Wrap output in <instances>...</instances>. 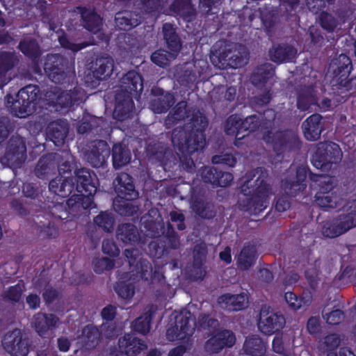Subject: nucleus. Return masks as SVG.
Wrapping results in <instances>:
<instances>
[{"mask_svg":"<svg viewBox=\"0 0 356 356\" xmlns=\"http://www.w3.org/2000/svg\"><path fill=\"white\" fill-rule=\"evenodd\" d=\"M188 120L183 127L172 130L171 140L173 146L179 152L191 154L204 147L206 143L204 133L209 122L207 117L195 108H191Z\"/></svg>","mask_w":356,"mask_h":356,"instance_id":"obj_1","label":"nucleus"},{"mask_svg":"<svg viewBox=\"0 0 356 356\" xmlns=\"http://www.w3.org/2000/svg\"><path fill=\"white\" fill-rule=\"evenodd\" d=\"M266 171L258 168L253 171L250 178L245 181L241 191L245 198L243 200V209L250 215L257 216L266 208L267 197L272 193L270 185L267 183Z\"/></svg>","mask_w":356,"mask_h":356,"instance_id":"obj_2","label":"nucleus"},{"mask_svg":"<svg viewBox=\"0 0 356 356\" xmlns=\"http://www.w3.org/2000/svg\"><path fill=\"white\" fill-rule=\"evenodd\" d=\"M248 56L249 53L245 46L220 41L213 47L210 59L211 63L220 69L228 67L237 68L248 63Z\"/></svg>","mask_w":356,"mask_h":356,"instance_id":"obj_3","label":"nucleus"},{"mask_svg":"<svg viewBox=\"0 0 356 356\" xmlns=\"http://www.w3.org/2000/svg\"><path fill=\"white\" fill-rule=\"evenodd\" d=\"M342 152L339 146L332 142L320 143L313 154L312 163L313 165L322 172H327L333 163L341 161Z\"/></svg>","mask_w":356,"mask_h":356,"instance_id":"obj_4","label":"nucleus"},{"mask_svg":"<svg viewBox=\"0 0 356 356\" xmlns=\"http://www.w3.org/2000/svg\"><path fill=\"white\" fill-rule=\"evenodd\" d=\"M263 139L268 143H272L273 149L277 154L297 150L300 146L297 134L292 131L273 133L266 130L264 131Z\"/></svg>","mask_w":356,"mask_h":356,"instance_id":"obj_5","label":"nucleus"},{"mask_svg":"<svg viewBox=\"0 0 356 356\" xmlns=\"http://www.w3.org/2000/svg\"><path fill=\"white\" fill-rule=\"evenodd\" d=\"M38 92V88L33 85L26 86L19 90L16 99L10 105L11 112L19 118L31 115L35 110Z\"/></svg>","mask_w":356,"mask_h":356,"instance_id":"obj_6","label":"nucleus"},{"mask_svg":"<svg viewBox=\"0 0 356 356\" xmlns=\"http://www.w3.org/2000/svg\"><path fill=\"white\" fill-rule=\"evenodd\" d=\"M172 83V80L170 77H162L158 81L156 86L152 87L149 108L155 113H165L174 105V95L162 88L165 84L170 86Z\"/></svg>","mask_w":356,"mask_h":356,"instance_id":"obj_7","label":"nucleus"},{"mask_svg":"<svg viewBox=\"0 0 356 356\" xmlns=\"http://www.w3.org/2000/svg\"><path fill=\"white\" fill-rule=\"evenodd\" d=\"M26 159V147L24 139L19 136H12L8 143L5 154L1 162L13 169L19 168Z\"/></svg>","mask_w":356,"mask_h":356,"instance_id":"obj_8","label":"nucleus"},{"mask_svg":"<svg viewBox=\"0 0 356 356\" xmlns=\"http://www.w3.org/2000/svg\"><path fill=\"white\" fill-rule=\"evenodd\" d=\"M31 341L20 329L8 332L2 339L3 350L10 356H26Z\"/></svg>","mask_w":356,"mask_h":356,"instance_id":"obj_9","label":"nucleus"},{"mask_svg":"<svg viewBox=\"0 0 356 356\" xmlns=\"http://www.w3.org/2000/svg\"><path fill=\"white\" fill-rule=\"evenodd\" d=\"M356 227V218L348 216L346 210L336 218L322 222L321 232L323 236L333 238Z\"/></svg>","mask_w":356,"mask_h":356,"instance_id":"obj_10","label":"nucleus"},{"mask_svg":"<svg viewBox=\"0 0 356 356\" xmlns=\"http://www.w3.org/2000/svg\"><path fill=\"white\" fill-rule=\"evenodd\" d=\"M284 324L285 318L283 315L275 312L266 305L261 307L258 322V327L261 332L271 334L280 330Z\"/></svg>","mask_w":356,"mask_h":356,"instance_id":"obj_11","label":"nucleus"},{"mask_svg":"<svg viewBox=\"0 0 356 356\" xmlns=\"http://www.w3.org/2000/svg\"><path fill=\"white\" fill-rule=\"evenodd\" d=\"M67 60L60 54H50L47 56L44 70L49 78L55 83H62L67 79L65 72Z\"/></svg>","mask_w":356,"mask_h":356,"instance_id":"obj_12","label":"nucleus"},{"mask_svg":"<svg viewBox=\"0 0 356 356\" xmlns=\"http://www.w3.org/2000/svg\"><path fill=\"white\" fill-rule=\"evenodd\" d=\"M109 153V146L103 140L92 141L88 149L83 151L84 159L92 167L99 168L106 162V156Z\"/></svg>","mask_w":356,"mask_h":356,"instance_id":"obj_13","label":"nucleus"},{"mask_svg":"<svg viewBox=\"0 0 356 356\" xmlns=\"http://www.w3.org/2000/svg\"><path fill=\"white\" fill-rule=\"evenodd\" d=\"M113 187L118 198L136 200L139 196L132 177L126 172L117 174L113 181Z\"/></svg>","mask_w":356,"mask_h":356,"instance_id":"obj_14","label":"nucleus"},{"mask_svg":"<svg viewBox=\"0 0 356 356\" xmlns=\"http://www.w3.org/2000/svg\"><path fill=\"white\" fill-rule=\"evenodd\" d=\"M86 99L84 90L79 87H75L73 90L63 91L54 94L51 99L52 104L56 106V109L67 108L73 104H79Z\"/></svg>","mask_w":356,"mask_h":356,"instance_id":"obj_15","label":"nucleus"},{"mask_svg":"<svg viewBox=\"0 0 356 356\" xmlns=\"http://www.w3.org/2000/svg\"><path fill=\"white\" fill-rule=\"evenodd\" d=\"M116 238L125 245L145 244L146 240L143 237L138 227L133 223L124 222L118 225Z\"/></svg>","mask_w":356,"mask_h":356,"instance_id":"obj_16","label":"nucleus"},{"mask_svg":"<svg viewBox=\"0 0 356 356\" xmlns=\"http://www.w3.org/2000/svg\"><path fill=\"white\" fill-rule=\"evenodd\" d=\"M115 108L113 117L120 121L124 120L131 116L134 102L132 95L127 92L116 91L115 97Z\"/></svg>","mask_w":356,"mask_h":356,"instance_id":"obj_17","label":"nucleus"},{"mask_svg":"<svg viewBox=\"0 0 356 356\" xmlns=\"http://www.w3.org/2000/svg\"><path fill=\"white\" fill-rule=\"evenodd\" d=\"M147 348V345L143 340L131 333L124 334L118 339L119 350L127 356H136Z\"/></svg>","mask_w":356,"mask_h":356,"instance_id":"obj_18","label":"nucleus"},{"mask_svg":"<svg viewBox=\"0 0 356 356\" xmlns=\"http://www.w3.org/2000/svg\"><path fill=\"white\" fill-rule=\"evenodd\" d=\"M113 69L114 60L110 56H98L90 63V70L97 81L109 77Z\"/></svg>","mask_w":356,"mask_h":356,"instance_id":"obj_19","label":"nucleus"},{"mask_svg":"<svg viewBox=\"0 0 356 356\" xmlns=\"http://www.w3.org/2000/svg\"><path fill=\"white\" fill-rule=\"evenodd\" d=\"M302 127L305 137L309 140L315 141L320 138L324 130V122L322 116L316 113L304 121Z\"/></svg>","mask_w":356,"mask_h":356,"instance_id":"obj_20","label":"nucleus"},{"mask_svg":"<svg viewBox=\"0 0 356 356\" xmlns=\"http://www.w3.org/2000/svg\"><path fill=\"white\" fill-rule=\"evenodd\" d=\"M76 177L78 192L84 191L88 195H95L97 192V179L94 176L92 177L90 170L87 168H82L74 171Z\"/></svg>","mask_w":356,"mask_h":356,"instance_id":"obj_21","label":"nucleus"},{"mask_svg":"<svg viewBox=\"0 0 356 356\" xmlns=\"http://www.w3.org/2000/svg\"><path fill=\"white\" fill-rule=\"evenodd\" d=\"M68 131V123L66 121L60 120L50 122L46 129L47 137L56 146L63 145Z\"/></svg>","mask_w":356,"mask_h":356,"instance_id":"obj_22","label":"nucleus"},{"mask_svg":"<svg viewBox=\"0 0 356 356\" xmlns=\"http://www.w3.org/2000/svg\"><path fill=\"white\" fill-rule=\"evenodd\" d=\"M341 198L330 186L322 188L315 195L316 204L322 208L334 209L341 204Z\"/></svg>","mask_w":356,"mask_h":356,"instance_id":"obj_23","label":"nucleus"},{"mask_svg":"<svg viewBox=\"0 0 356 356\" xmlns=\"http://www.w3.org/2000/svg\"><path fill=\"white\" fill-rule=\"evenodd\" d=\"M141 232L144 236L151 238L163 235L166 228L164 222L153 220L149 216H144L140 218Z\"/></svg>","mask_w":356,"mask_h":356,"instance_id":"obj_24","label":"nucleus"},{"mask_svg":"<svg viewBox=\"0 0 356 356\" xmlns=\"http://www.w3.org/2000/svg\"><path fill=\"white\" fill-rule=\"evenodd\" d=\"M143 88L140 75L134 70L128 72L120 79L119 91L127 92L130 95L133 92H141Z\"/></svg>","mask_w":356,"mask_h":356,"instance_id":"obj_25","label":"nucleus"},{"mask_svg":"<svg viewBox=\"0 0 356 356\" xmlns=\"http://www.w3.org/2000/svg\"><path fill=\"white\" fill-rule=\"evenodd\" d=\"M269 55L270 59L277 63L292 62L297 55V49L292 45L282 44L273 47Z\"/></svg>","mask_w":356,"mask_h":356,"instance_id":"obj_26","label":"nucleus"},{"mask_svg":"<svg viewBox=\"0 0 356 356\" xmlns=\"http://www.w3.org/2000/svg\"><path fill=\"white\" fill-rule=\"evenodd\" d=\"M248 298L243 294H224L218 298V303L222 308L230 311H238L245 308L248 305Z\"/></svg>","mask_w":356,"mask_h":356,"instance_id":"obj_27","label":"nucleus"},{"mask_svg":"<svg viewBox=\"0 0 356 356\" xmlns=\"http://www.w3.org/2000/svg\"><path fill=\"white\" fill-rule=\"evenodd\" d=\"M170 9L186 22H192L197 17V10L191 0H176L171 4Z\"/></svg>","mask_w":356,"mask_h":356,"instance_id":"obj_28","label":"nucleus"},{"mask_svg":"<svg viewBox=\"0 0 356 356\" xmlns=\"http://www.w3.org/2000/svg\"><path fill=\"white\" fill-rule=\"evenodd\" d=\"M156 307L153 305H148L145 313L132 321L131 327L134 332L145 335L151 327L152 314L156 312Z\"/></svg>","mask_w":356,"mask_h":356,"instance_id":"obj_29","label":"nucleus"},{"mask_svg":"<svg viewBox=\"0 0 356 356\" xmlns=\"http://www.w3.org/2000/svg\"><path fill=\"white\" fill-rule=\"evenodd\" d=\"M163 39L170 51L179 52L181 49V40L177 32V28L170 23H165L162 26Z\"/></svg>","mask_w":356,"mask_h":356,"instance_id":"obj_30","label":"nucleus"},{"mask_svg":"<svg viewBox=\"0 0 356 356\" xmlns=\"http://www.w3.org/2000/svg\"><path fill=\"white\" fill-rule=\"evenodd\" d=\"M74 185L72 177L63 179L58 177L49 181V189L54 194L65 197L71 194L74 188Z\"/></svg>","mask_w":356,"mask_h":356,"instance_id":"obj_31","label":"nucleus"},{"mask_svg":"<svg viewBox=\"0 0 356 356\" xmlns=\"http://www.w3.org/2000/svg\"><path fill=\"white\" fill-rule=\"evenodd\" d=\"M275 74L271 63H266L257 66L251 76L252 83L257 87L265 86V83Z\"/></svg>","mask_w":356,"mask_h":356,"instance_id":"obj_32","label":"nucleus"},{"mask_svg":"<svg viewBox=\"0 0 356 356\" xmlns=\"http://www.w3.org/2000/svg\"><path fill=\"white\" fill-rule=\"evenodd\" d=\"M56 163L54 160V154L42 156L38 161L34 174L40 179H47L49 176L55 174Z\"/></svg>","mask_w":356,"mask_h":356,"instance_id":"obj_33","label":"nucleus"},{"mask_svg":"<svg viewBox=\"0 0 356 356\" xmlns=\"http://www.w3.org/2000/svg\"><path fill=\"white\" fill-rule=\"evenodd\" d=\"M115 22L120 29L128 31L138 26L140 21L137 13L125 10L115 14Z\"/></svg>","mask_w":356,"mask_h":356,"instance_id":"obj_34","label":"nucleus"},{"mask_svg":"<svg viewBox=\"0 0 356 356\" xmlns=\"http://www.w3.org/2000/svg\"><path fill=\"white\" fill-rule=\"evenodd\" d=\"M147 152L149 158L163 164H165L168 161L173 157L172 149L162 143L149 144L147 148Z\"/></svg>","mask_w":356,"mask_h":356,"instance_id":"obj_35","label":"nucleus"},{"mask_svg":"<svg viewBox=\"0 0 356 356\" xmlns=\"http://www.w3.org/2000/svg\"><path fill=\"white\" fill-rule=\"evenodd\" d=\"M131 159L130 149L121 143L115 144L112 148V161L115 169H120L127 165Z\"/></svg>","mask_w":356,"mask_h":356,"instance_id":"obj_36","label":"nucleus"},{"mask_svg":"<svg viewBox=\"0 0 356 356\" xmlns=\"http://www.w3.org/2000/svg\"><path fill=\"white\" fill-rule=\"evenodd\" d=\"M243 353L251 356H263L266 347L263 340L257 335L248 337L243 343Z\"/></svg>","mask_w":356,"mask_h":356,"instance_id":"obj_37","label":"nucleus"},{"mask_svg":"<svg viewBox=\"0 0 356 356\" xmlns=\"http://www.w3.org/2000/svg\"><path fill=\"white\" fill-rule=\"evenodd\" d=\"M348 76L349 74H344L343 72L327 74V78L333 90L341 89L348 90L356 86V78L348 79Z\"/></svg>","mask_w":356,"mask_h":356,"instance_id":"obj_38","label":"nucleus"},{"mask_svg":"<svg viewBox=\"0 0 356 356\" xmlns=\"http://www.w3.org/2000/svg\"><path fill=\"white\" fill-rule=\"evenodd\" d=\"M257 257L256 247L253 244L247 243L241 250L237 259L238 266L241 270H248L254 263Z\"/></svg>","mask_w":356,"mask_h":356,"instance_id":"obj_39","label":"nucleus"},{"mask_svg":"<svg viewBox=\"0 0 356 356\" xmlns=\"http://www.w3.org/2000/svg\"><path fill=\"white\" fill-rule=\"evenodd\" d=\"M175 321L177 325L179 326L180 330L183 332L185 338L192 335L197 326L195 318L189 311L181 312L176 316Z\"/></svg>","mask_w":356,"mask_h":356,"instance_id":"obj_40","label":"nucleus"},{"mask_svg":"<svg viewBox=\"0 0 356 356\" xmlns=\"http://www.w3.org/2000/svg\"><path fill=\"white\" fill-rule=\"evenodd\" d=\"M20 57L15 52L0 51V78L19 64Z\"/></svg>","mask_w":356,"mask_h":356,"instance_id":"obj_41","label":"nucleus"},{"mask_svg":"<svg viewBox=\"0 0 356 356\" xmlns=\"http://www.w3.org/2000/svg\"><path fill=\"white\" fill-rule=\"evenodd\" d=\"M58 318L54 314H44L39 313L36 314L33 321V324L36 332L42 335L44 334L51 326L56 325Z\"/></svg>","mask_w":356,"mask_h":356,"instance_id":"obj_42","label":"nucleus"},{"mask_svg":"<svg viewBox=\"0 0 356 356\" xmlns=\"http://www.w3.org/2000/svg\"><path fill=\"white\" fill-rule=\"evenodd\" d=\"M21 51L33 61L35 62L41 56V50L35 39L25 38L19 44Z\"/></svg>","mask_w":356,"mask_h":356,"instance_id":"obj_43","label":"nucleus"},{"mask_svg":"<svg viewBox=\"0 0 356 356\" xmlns=\"http://www.w3.org/2000/svg\"><path fill=\"white\" fill-rule=\"evenodd\" d=\"M131 200L115 198L113 200V207L116 213L122 216H133L138 213L139 207L138 205L129 202Z\"/></svg>","mask_w":356,"mask_h":356,"instance_id":"obj_44","label":"nucleus"},{"mask_svg":"<svg viewBox=\"0 0 356 356\" xmlns=\"http://www.w3.org/2000/svg\"><path fill=\"white\" fill-rule=\"evenodd\" d=\"M352 69L350 59L345 54H340L338 57L332 60L327 73H340L349 74Z\"/></svg>","mask_w":356,"mask_h":356,"instance_id":"obj_45","label":"nucleus"},{"mask_svg":"<svg viewBox=\"0 0 356 356\" xmlns=\"http://www.w3.org/2000/svg\"><path fill=\"white\" fill-rule=\"evenodd\" d=\"M81 17L85 22L84 26L95 34L101 35L99 31L102 26V19L99 15L90 10H84L81 13Z\"/></svg>","mask_w":356,"mask_h":356,"instance_id":"obj_46","label":"nucleus"},{"mask_svg":"<svg viewBox=\"0 0 356 356\" xmlns=\"http://www.w3.org/2000/svg\"><path fill=\"white\" fill-rule=\"evenodd\" d=\"M345 337L337 333H331L324 337L320 341L318 348L323 353L332 352L344 341Z\"/></svg>","mask_w":356,"mask_h":356,"instance_id":"obj_47","label":"nucleus"},{"mask_svg":"<svg viewBox=\"0 0 356 356\" xmlns=\"http://www.w3.org/2000/svg\"><path fill=\"white\" fill-rule=\"evenodd\" d=\"M316 104V99L312 88L307 87L300 90L297 99V107L302 111H307Z\"/></svg>","mask_w":356,"mask_h":356,"instance_id":"obj_48","label":"nucleus"},{"mask_svg":"<svg viewBox=\"0 0 356 356\" xmlns=\"http://www.w3.org/2000/svg\"><path fill=\"white\" fill-rule=\"evenodd\" d=\"M100 332L92 325L85 327L82 332V343L86 348L92 349L96 347L99 341Z\"/></svg>","mask_w":356,"mask_h":356,"instance_id":"obj_49","label":"nucleus"},{"mask_svg":"<svg viewBox=\"0 0 356 356\" xmlns=\"http://www.w3.org/2000/svg\"><path fill=\"white\" fill-rule=\"evenodd\" d=\"M24 290V285L20 284L10 286L1 293V300L5 303L15 305L21 300Z\"/></svg>","mask_w":356,"mask_h":356,"instance_id":"obj_50","label":"nucleus"},{"mask_svg":"<svg viewBox=\"0 0 356 356\" xmlns=\"http://www.w3.org/2000/svg\"><path fill=\"white\" fill-rule=\"evenodd\" d=\"M316 22L321 28L328 33H332L339 25V20L332 13L321 11L316 17Z\"/></svg>","mask_w":356,"mask_h":356,"instance_id":"obj_51","label":"nucleus"},{"mask_svg":"<svg viewBox=\"0 0 356 356\" xmlns=\"http://www.w3.org/2000/svg\"><path fill=\"white\" fill-rule=\"evenodd\" d=\"M175 77L180 85L188 88L194 84L196 79L195 74L186 65L176 68Z\"/></svg>","mask_w":356,"mask_h":356,"instance_id":"obj_52","label":"nucleus"},{"mask_svg":"<svg viewBox=\"0 0 356 356\" xmlns=\"http://www.w3.org/2000/svg\"><path fill=\"white\" fill-rule=\"evenodd\" d=\"M193 211L202 218H212L216 214L214 205L208 201L197 200L192 206Z\"/></svg>","mask_w":356,"mask_h":356,"instance_id":"obj_53","label":"nucleus"},{"mask_svg":"<svg viewBox=\"0 0 356 356\" xmlns=\"http://www.w3.org/2000/svg\"><path fill=\"white\" fill-rule=\"evenodd\" d=\"M53 154L56 168H58L59 174L70 172L72 170V156L68 152H56Z\"/></svg>","mask_w":356,"mask_h":356,"instance_id":"obj_54","label":"nucleus"},{"mask_svg":"<svg viewBox=\"0 0 356 356\" xmlns=\"http://www.w3.org/2000/svg\"><path fill=\"white\" fill-rule=\"evenodd\" d=\"M241 131L237 134V139L241 140L248 136L250 132L255 131L259 126V117L252 115L245 120H241Z\"/></svg>","mask_w":356,"mask_h":356,"instance_id":"obj_55","label":"nucleus"},{"mask_svg":"<svg viewBox=\"0 0 356 356\" xmlns=\"http://www.w3.org/2000/svg\"><path fill=\"white\" fill-rule=\"evenodd\" d=\"M94 195L75 194L68 199L67 204L70 208L79 209L82 208L86 209L89 208L92 203V196Z\"/></svg>","mask_w":356,"mask_h":356,"instance_id":"obj_56","label":"nucleus"},{"mask_svg":"<svg viewBox=\"0 0 356 356\" xmlns=\"http://www.w3.org/2000/svg\"><path fill=\"white\" fill-rule=\"evenodd\" d=\"M177 53L170 50L159 49L152 54L151 59L156 65L165 66L177 57Z\"/></svg>","mask_w":356,"mask_h":356,"instance_id":"obj_57","label":"nucleus"},{"mask_svg":"<svg viewBox=\"0 0 356 356\" xmlns=\"http://www.w3.org/2000/svg\"><path fill=\"white\" fill-rule=\"evenodd\" d=\"M114 290L118 296L124 300H130L135 294V286L132 282L119 281L114 285Z\"/></svg>","mask_w":356,"mask_h":356,"instance_id":"obj_58","label":"nucleus"},{"mask_svg":"<svg viewBox=\"0 0 356 356\" xmlns=\"http://www.w3.org/2000/svg\"><path fill=\"white\" fill-rule=\"evenodd\" d=\"M94 223L106 232H111L113 229L115 219L111 213L106 211L101 212L94 218Z\"/></svg>","mask_w":356,"mask_h":356,"instance_id":"obj_59","label":"nucleus"},{"mask_svg":"<svg viewBox=\"0 0 356 356\" xmlns=\"http://www.w3.org/2000/svg\"><path fill=\"white\" fill-rule=\"evenodd\" d=\"M272 95L271 87L265 86L261 93L251 98L250 104L254 108L267 105L271 100Z\"/></svg>","mask_w":356,"mask_h":356,"instance_id":"obj_60","label":"nucleus"},{"mask_svg":"<svg viewBox=\"0 0 356 356\" xmlns=\"http://www.w3.org/2000/svg\"><path fill=\"white\" fill-rule=\"evenodd\" d=\"M198 328L207 330L210 332H214L219 327V323L217 319L211 317L209 315L201 314L198 316L196 322Z\"/></svg>","mask_w":356,"mask_h":356,"instance_id":"obj_61","label":"nucleus"},{"mask_svg":"<svg viewBox=\"0 0 356 356\" xmlns=\"http://www.w3.org/2000/svg\"><path fill=\"white\" fill-rule=\"evenodd\" d=\"M37 232L42 238H55L58 235V230L55 225L50 221L40 222L36 224Z\"/></svg>","mask_w":356,"mask_h":356,"instance_id":"obj_62","label":"nucleus"},{"mask_svg":"<svg viewBox=\"0 0 356 356\" xmlns=\"http://www.w3.org/2000/svg\"><path fill=\"white\" fill-rule=\"evenodd\" d=\"M322 315L326 323L330 325H338L344 319V314L339 309L329 311L325 307L322 311Z\"/></svg>","mask_w":356,"mask_h":356,"instance_id":"obj_63","label":"nucleus"},{"mask_svg":"<svg viewBox=\"0 0 356 356\" xmlns=\"http://www.w3.org/2000/svg\"><path fill=\"white\" fill-rule=\"evenodd\" d=\"M305 184L296 182L291 179H286L282 181V188L284 193L290 196H296L305 188Z\"/></svg>","mask_w":356,"mask_h":356,"instance_id":"obj_64","label":"nucleus"}]
</instances>
